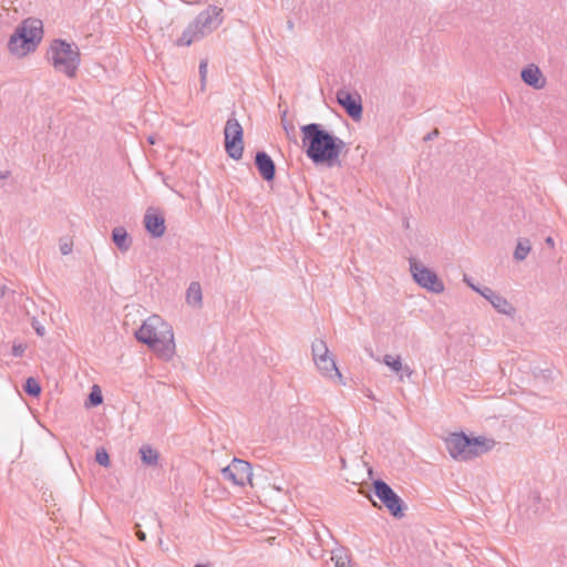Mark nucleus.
I'll list each match as a JSON object with an SVG mask.
<instances>
[{
  "instance_id": "nucleus-1",
  "label": "nucleus",
  "mask_w": 567,
  "mask_h": 567,
  "mask_svg": "<svg viewBox=\"0 0 567 567\" xmlns=\"http://www.w3.org/2000/svg\"><path fill=\"white\" fill-rule=\"evenodd\" d=\"M300 130L305 152L316 164L332 165L346 147V143L341 138L324 130L321 124H306Z\"/></svg>"
},
{
  "instance_id": "nucleus-2",
  "label": "nucleus",
  "mask_w": 567,
  "mask_h": 567,
  "mask_svg": "<svg viewBox=\"0 0 567 567\" xmlns=\"http://www.w3.org/2000/svg\"><path fill=\"white\" fill-rule=\"evenodd\" d=\"M135 337L162 358L169 359L174 354L175 343L172 327L159 316L148 317L135 332Z\"/></svg>"
},
{
  "instance_id": "nucleus-3",
  "label": "nucleus",
  "mask_w": 567,
  "mask_h": 567,
  "mask_svg": "<svg viewBox=\"0 0 567 567\" xmlns=\"http://www.w3.org/2000/svg\"><path fill=\"white\" fill-rule=\"evenodd\" d=\"M42 37V21L35 18H28L17 27L9 39L8 48L11 53L22 56L34 51Z\"/></svg>"
},
{
  "instance_id": "nucleus-4",
  "label": "nucleus",
  "mask_w": 567,
  "mask_h": 567,
  "mask_svg": "<svg viewBox=\"0 0 567 567\" xmlns=\"http://www.w3.org/2000/svg\"><path fill=\"white\" fill-rule=\"evenodd\" d=\"M50 61L58 72L68 78H74L80 65V52L78 48L64 40H54L50 48Z\"/></svg>"
},
{
  "instance_id": "nucleus-5",
  "label": "nucleus",
  "mask_w": 567,
  "mask_h": 567,
  "mask_svg": "<svg viewBox=\"0 0 567 567\" xmlns=\"http://www.w3.org/2000/svg\"><path fill=\"white\" fill-rule=\"evenodd\" d=\"M225 151L233 159H240L244 153V131L235 116L227 120L224 128Z\"/></svg>"
},
{
  "instance_id": "nucleus-6",
  "label": "nucleus",
  "mask_w": 567,
  "mask_h": 567,
  "mask_svg": "<svg viewBox=\"0 0 567 567\" xmlns=\"http://www.w3.org/2000/svg\"><path fill=\"white\" fill-rule=\"evenodd\" d=\"M372 486L375 496L388 508L391 515L398 518L404 516V503L388 483L382 480H375Z\"/></svg>"
},
{
  "instance_id": "nucleus-7",
  "label": "nucleus",
  "mask_w": 567,
  "mask_h": 567,
  "mask_svg": "<svg viewBox=\"0 0 567 567\" xmlns=\"http://www.w3.org/2000/svg\"><path fill=\"white\" fill-rule=\"evenodd\" d=\"M410 270L415 282L432 292L440 293L444 290L443 282L437 275L415 259H410Z\"/></svg>"
},
{
  "instance_id": "nucleus-8",
  "label": "nucleus",
  "mask_w": 567,
  "mask_h": 567,
  "mask_svg": "<svg viewBox=\"0 0 567 567\" xmlns=\"http://www.w3.org/2000/svg\"><path fill=\"white\" fill-rule=\"evenodd\" d=\"M223 9L209 4L206 10L197 14L192 22L202 38L210 34L223 23Z\"/></svg>"
},
{
  "instance_id": "nucleus-9",
  "label": "nucleus",
  "mask_w": 567,
  "mask_h": 567,
  "mask_svg": "<svg viewBox=\"0 0 567 567\" xmlns=\"http://www.w3.org/2000/svg\"><path fill=\"white\" fill-rule=\"evenodd\" d=\"M221 476L234 485L244 486L251 480V465L247 461L235 457L229 465L221 470Z\"/></svg>"
},
{
  "instance_id": "nucleus-10",
  "label": "nucleus",
  "mask_w": 567,
  "mask_h": 567,
  "mask_svg": "<svg viewBox=\"0 0 567 567\" xmlns=\"http://www.w3.org/2000/svg\"><path fill=\"white\" fill-rule=\"evenodd\" d=\"M446 449L454 460L472 458L470 437L464 433H454L445 441Z\"/></svg>"
},
{
  "instance_id": "nucleus-11",
  "label": "nucleus",
  "mask_w": 567,
  "mask_h": 567,
  "mask_svg": "<svg viewBox=\"0 0 567 567\" xmlns=\"http://www.w3.org/2000/svg\"><path fill=\"white\" fill-rule=\"evenodd\" d=\"M337 102L340 106L343 107L346 113L354 121H358L362 117V102L361 96L359 94H351L347 90H339L337 92Z\"/></svg>"
},
{
  "instance_id": "nucleus-12",
  "label": "nucleus",
  "mask_w": 567,
  "mask_h": 567,
  "mask_svg": "<svg viewBox=\"0 0 567 567\" xmlns=\"http://www.w3.org/2000/svg\"><path fill=\"white\" fill-rule=\"evenodd\" d=\"M144 226L146 231L154 238H159L165 234V218L155 208L150 207L144 215Z\"/></svg>"
},
{
  "instance_id": "nucleus-13",
  "label": "nucleus",
  "mask_w": 567,
  "mask_h": 567,
  "mask_svg": "<svg viewBox=\"0 0 567 567\" xmlns=\"http://www.w3.org/2000/svg\"><path fill=\"white\" fill-rule=\"evenodd\" d=\"M480 295L489 301L494 309L499 313L507 316H513L515 313V308L511 305V302L489 287H483L482 291H480Z\"/></svg>"
},
{
  "instance_id": "nucleus-14",
  "label": "nucleus",
  "mask_w": 567,
  "mask_h": 567,
  "mask_svg": "<svg viewBox=\"0 0 567 567\" xmlns=\"http://www.w3.org/2000/svg\"><path fill=\"white\" fill-rule=\"evenodd\" d=\"M255 165H256V168L258 169L260 176L266 182H271L275 179L276 164L272 161V158L265 151H259L256 153Z\"/></svg>"
},
{
  "instance_id": "nucleus-15",
  "label": "nucleus",
  "mask_w": 567,
  "mask_h": 567,
  "mask_svg": "<svg viewBox=\"0 0 567 567\" xmlns=\"http://www.w3.org/2000/svg\"><path fill=\"white\" fill-rule=\"evenodd\" d=\"M520 78L526 85L535 90H540L546 85V79L540 69L535 64H529L524 68L520 72Z\"/></svg>"
},
{
  "instance_id": "nucleus-16",
  "label": "nucleus",
  "mask_w": 567,
  "mask_h": 567,
  "mask_svg": "<svg viewBox=\"0 0 567 567\" xmlns=\"http://www.w3.org/2000/svg\"><path fill=\"white\" fill-rule=\"evenodd\" d=\"M315 364L317 365L318 370L321 372L323 377L332 380L336 378L339 380L342 379V374L338 370L333 357H331L330 354L316 361Z\"/></svg>"
},
{
  "instance_id": "nucleus-17",
  "label": "nucleus",
  "mask_w": 567,
  "mask_h": 567,
  "mask_svg": "<svg viewBox=\"0 0 567 567\" xmlns=\"http://www.w3.org/2000/svg\"><path fill=\"white\" fill-rule=\"evenodd\" d=\"M470 444H471L472 458H473L483 453L491 451L495 446L496 442L493 439H487L485 436H478V437H474V439L470 437Z\"/></svg>"
},
{
  "instance_id": "nucleus-18",
  "label": "nucleus",
  "mask_w": 567,
  "mask_h": 567,
  "mask_svg": "<svg viewBox=\"0 0 567 567\" xmlns=\"http://www.w3.org/2000/svg\"><path fill=\"white\" fill-rule=\"evenodd\" d=\"M112 240L122 252L127 251L132 246V238L130 237L126 229L122 226L113 228Z\"/></svg>"
},
{
  "instance_id": "nucleus-19",
  "label": "nucleus",
  "mask_w": 567,
  "mask_h": 567,
  "mask_svg": "<svg viewBox=\"0 0 567 567\" xmlns=\"http://www.w3.org/2000/svg\"><path fill=\"white\" fill-rule=\"evenodd\" d=\"M383 363L396 373L402 372L400 380L403 379V375L410 378L413 374V370L409 365L402 364L400 355L393 357L391 354H385L383 357Z\"/></svg>"
},
{
  "instance_id": "nucleus-20",
  "label": "nucleus",
  "mask_w": 567,
  "mask_h": 567,
  "mask_svg": "<svg viewBox=\"0 0 567 567\" xmlns=\"http://www.w3.org/2000/svg\"><path fill=\"white\" fill-rule=\"evenodd\" d=\"M186 302L194 307L200 308L203 305V293L199 282L193 281L189 284L186 290Z\"/></svg>"
},
{
  "instance_id": "nucleus-21",
  "label": "nucleus",
  "mask_w": 567,
  "mask_h": 567,
  "mask_svg": "<svg viewBox=\"0 0 567 567\" xmlns=\"http://www.w3.org/2000/svg\"><path fill=\"white\" fill-rule=\"evenodd\" d=\"M203 39L199 33H197L196 28H194L193 23H189L188 27L183 31L182 35L176 40L177 47H188L193 42Z\"/></svg>"
},
{
  "instance_id": "nucleus-22",
  "label": "nucleus",
  "mask_w": 567,
  "mask_h": 567,
  "mask_svg": "<svg viewBox=\"0 0 567 567\" xmlns=\"http://www.w3.org/2000/svg\"><path fill=\"white\" fill-rule=\"evenodd\" d=\"M140 455L143 464L147 466H156L159 460V453L148 444L140 447Z\"/></svg>"
},
{
  "instance_id": "nucleus-23",
  "label": "nucleus",
  "mask_w": 567,
  "mask_h": 567,
  "mask_svg": "<svg viewBox=\"0 0 567 567\" xmlns=\"http://www.w3.org/2000/svg\"><path fill=\"white\" fill-rule=\"evenodd\" d=\"M331 559L334 561V567H352L350 556L343 547L332 549Z\"/></svg>"
},
{
  "instance_id": "nucleus-24",
  "label": "nucleus",
  "mask_w": 567,
  "mask_h": 567,
  "mask_svg": "<svg viewBox=\"0 0 567 567\" xmlns=\"http://www.w3.org/2000/svg\"><path fill=\"white\" fill-rule=\"evenodd\" d=\"M311 350H312L313 362H316V361L320 360L321 358H324L329 354V349L327 347V343L321 339H317L316 341L312 342Z\"/></svg>"
},
{
  "instance_id": "nucleus-25",
  "label": "nucleus",
  "mask_w": 567,
  "mask_h": 567,
  "mask_svg": "<svg viewBox=\"0 0 567 567\" xmlns=\"http://www.w3.org/2000/svg\"><path fill=\"white\" fill-rule=\"evenodd\" d=\"M530 241L526 238L518 240L514 251V258L517 261H523L530 251Z\"/></svg>"
},
{
  "instance_id": "nucleus-26",
  "label": "nucleus",
  "mask_w": 567,
  "mask_h": 567,
  "mask_svg": "<svg viewBox=\"0 0 567 567\" xmlns=\"http://www.w3.org/2000/svg\"><path fill=\"white\" fill-rule=\"evenodd\" d=\"M24 392L33 398H37L41 393V385L34 378L30 377L25 380V383L23 385Z\"/></svg>"
},
{
  "instance_id": "nucleus-27",
  "label": "nucleus",
  "mask_w": 567,
  "mask_h": 567,
  "mask_svg": "<svg viewBox=\"0 0 567 567\" xmlns=\"http://www.w3.org/2000/svg\"><path fill=\"white\" fill-rule=\"evenodd\" d=\"M103 402L102 392L99 388V385H93L89 398H87V405L90 406H97Z\"/></svg>"
},
{
  "instance_id": "nucleus-28",
  "label": "nucleus",
  "mask_w": 567,
  "mask_h": 567,
  "mask_svg": "<svg viewBox=\"0 0 567 567\" xmlns=\"http://www.w3.org/2000/svg\"><path fill=\"white\" fill-rule=\"evenodd\" d=\"M95 461L104 467H109L111 464L109 453L105 449H99L96 451Z\"/></svg>"
},
{
  "instance_id": "nucleus-29",
  "label": "nucleus",
  "mask_w": 567,
  "mask_h": 567,
  "mask_svg": "<svg viewBox=\"0 0 567 567\" xmlns=\"http://www.w3.org/2000/svg\"><path fill=\"white\" fill-rule=\"evenodd\" d=\"M208 71V63L206 60H202L199 63V78H200V91H205L206 89V78Z\"/></svg>"
},
{
  "instance_id": "nucleus-30",
  "label": "nucleus",
  "mask_w": 567,
  "mask_h": 567,
  "mask_svg": "<svg viewBox=\"0 0 567 567\" xmlns=\"http://www.w3.org/2000/svg\"><path fill=\"white\" fill-rule=\"evenodd\" d=\"M24 351H25V346L22 343H14L12 347V355L16 358L22 357Z\"/></svg>"
},
{
  "instance_id": "nucleus-31",
  "label": "nucleus",
  "mask_w": 567,
  "mask_h": 567,
  "mask_svg": "<svg viewBox=\"0 0 567 567\" xmlns=\"http://www.w3.org/2000/svg\"><path fill=\"white\" fill-rule=\"evenodd\" d=\"M32 328L37 332L38 336L43 337L45 334L44 327L35 319L32 321Z\"/></svg>"
},
{
  "instance_id": "nucleus-32",
  "label": "nucleus",
  "mask_w": 567,
  "mask_h": 567,
  "mask_svg": "<svg viewBox=\"0 0 567 567\" xmlns=\"http://www.w3.org/2000/svg\"><path fill=\"white\" fill-rule=\"evenodd\" d=\"M60 250H61L62 255H68L72 251V246L69 244H63L60 246Z\"/></svg>"
},
{
  "instance_id": "nucleus-33",
  "label": "nucleus",
  "mask_w": 567,
  "mask_h": 567,
  "mask_svg": "<svg viewBox=\"0 0 567 567\" xmlns=\"http://www.w3.org/2000/svg\"><path fill=\"white\" fill-rule=\"evenodd\" d=\"M437 135H439V131H437V130H434V131L430 132V133L424 137V140H425V141H430V140H433V138H434L435 136H437Z\"/></svg>"
},
{
  "instance_id": "nucleus-34",
  "label": "nucleus",
  "mask_w": 567,
  "mask_h": 567,
  "mask_svg": "<svg viewBox=\"0 0 567 567\" xmlns=\"http://www.w3.org/2000/svg\"><path fill=\"white\" fill-rule=\"evenodd\" d=\"M464 280H465V281L467 282V285H468V286H470L474 291H476L477 293H480V291H482V288H483V287H477V286L473 285V284H472V282H470L466 278H465Z\"/></svg>"
},
{
  "instance_id": "nucleus-35",
  "label": "nucleus",
  "mask_w": 567,
  "mask_h": 567,
  "mask_svg": "<svg viewBox=\"0 0 567 567\" xmlns=\"http://www.w3.org/2000/svg\"><path fill=\"white\" fill-rule=\"evenodd\" d=\"M136 536L140 540L145 542L146 540V534L142 532L141 529H137Z\"/></svg>"
},
{
  "instance_id": "nucleus-36",
  "label": "nucleus",
  "mask_w": 567,
  "mask_h": 567,
  "mask_svg": "<svg viewBox=\"0 0 567 567\" xmlns=\"http://www.w3.org/2000/svg\"><path fill=\"white\" fill-rule=\"evenodd\" d=\"M287 28H288L290 31H292V30H293V28H295V23H293V21H292V20H288V21H287Z\"/></svg>"
},
{
  "instance_id": "nucleus-37",
  "label": "nucleus",
  "mask_w": 567,
  "mask_h": 567,
  "mask_svg": "<svg viewBox=\"0 0 567 567\" xmlns=\"http://www.w3.org/2000/svg\"><path fill=\"white\" fill-rule=\"evenodd\" d=\"M546 244L549 246H554V239L551 237L546 238Z\"/></svg>"
},
{
  "instance_id": "nucleus-38",
  "label": "nucleus",
  "mask_w": 567,
  "mask_h": 567,
  "mask_svg": "<svg viewBox=\"0 0 567 567\" xmlns=\"http://www.w3.org/2000/svg\"><path fill=\"white\" fill-rule=\"evenodd\" d=\"M7 176H8V172H6V173L0 172V178H6Z\"/></svg>"
},
{
  "instance_id": "nucleus-39",
  "label": "nucleus",
  "mask_w": 567,
  "mask_h": 567,
  "mask_svg": "<svg viewBox=\"0 0 567 567\" xmlns=\"http://www.w3.org/2000/svg\"><path fill=\"white\" fill-rule=\"evenodd\" d=\"M284 128H285V131L288 132V130H293V126H286V125H284Z\"/></svg>"
},
{
  "instance_id": "nucleus-40",
  "label": "nucleus",
  "mask_w": 567,
  "mask_h": 567,
  "mask_svg": "<svg viewBox=\"0 0 567 567\" xmlns=\"http://www.w3.org/2000/svg\"><path fill=\"white\" fill-rule=\"evenodd\" d=\"M284 128H285V131L288 132V130H293V126H286V125H284Z\"/></svg>"
},
{
  "instance_id": "nucleus-41",
  "label": "nucleus",
  "mask_w": 567,
  "mask_h": 567,
  "mask_svg": "<svg viewBox=\"0 0 567 567\" xmlns=\"http://www.w3.org/2000/svg\"><path fill=\"white\" fill-rule=\"evenodd\" d=\"M284 128H285V131L288 132V130H293V126H286V125H284Z\"/></svg>"
},
{
  "instance_id": "nucleus-42",
  "label": "nucleus",
  "mask_w": 567,
  "mask_h": 567,
  "mask_svg": "<svg viewBox=\"0 0 567 567\" xmlns=\"http://www.w3.org/2000/svg\"><path fill=\"white\" fill-rule=\"evenodd\" d=\"M148 142H150L151 144H154V138H153L152 136H151V137H148Z\"/></svg>"
},
{
  "instance_id": "nucleus-43",
  "label": "nucleus",
  "mask_w": 567,
  "mask_h": 567,
  "mask_svg": "<svg viewBox=\"0 0 567 567\" xmlns=\"http://www.w3.org/2000/svg\"><path fill=\"white\" fill-rule=\"evenodd\" d=\"M194 567H205L204 565L197 564Z\"/></svg>"
}]
</instances>
